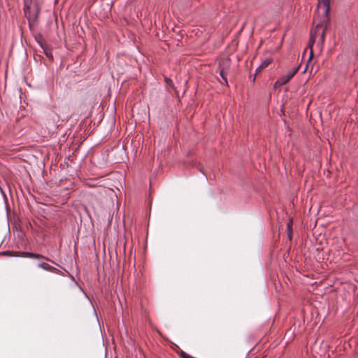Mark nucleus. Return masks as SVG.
Returning <instances> with one entry per match:
<instances>
[{"label": "nucleus", "mask_w": 358, "mask_h": 358, "mask_svg": "<svg viewBox=\"0 0 358 358\" xmlns=\"http://www.w3.org/2000/svg\"><path fill=\"white\" fill-rule=\"evenodd\" d=\"M23 257L34 258L35 253L31 252H23Z\"/></svg>", "instance_id": "nucleus-11"}, {"label": "nucleus", "mask_w": 358, "mask_h": 358, "mask_svg": "<svg viewBox=\"0 0 358 358\" xmlns=\"http://www.w3.org/2000/svg\"><path fill=\"white\" fill-rule=\"evenodd\" d=\"M299 66L295 67L293 70L289 71L288 73L283 75L281 76L276 82L275 85L282 86L288 83L290 79L294 77V76L296 73L299 70Z\"/></svg>", "instance_id": "nucleus-1"}, {"label": "nucleus", "mask_w": 358, "mask_h": 358, "mask_svg": "<svg viewBox=\"0 0 358 358\" xmlns=\"http://www.w3.org/2000/svg\"><path fill=\"white\" fill-rule=\"evenodd\" d=\"M0 192H1L3 194H4V195H5L4 192H3V189H2V187H1V185H0Z\"/></svg>", "instance_id": "nucleus-16"}, {"label": "nucleus", "mask_w": 358, "mask_h": 358, "mask_svg": "<svg viewBox=\"0 0 358 358\" xmlns=\"http://www.w3.org/2000/svg\"><path fill=\"white\" fill-rule=\"evenodd\" d=\"M6 254H9L12 257H22L23 255L22 252L20 251H6Z\"/></svg>", "instance_id": "nucleus-6"}, {"label": "nucleus", "mask_w": 358, "mask_h": 358, "mask_svg": "<svg viewBox=\"0 0 358 358\" xmlns=\"http://www.w3.org/2000/svg\"><path fill=\"white\" fill-rule=\"evenodd\" d=\"M219 73H220V76L222 78V79L224 80V85H228V80L227 78V73H222V71H221V70H219Z\"/></svg>", "instance_id": "nucleus-9"}, {"label": "nucleus", "mask_w": 358, "mask_h": 358, "mask_svg": "<svg viewBox=\"0 0 358 358\" xmlns=\"http://www.w3.org/2000/svg\"><path fill=\"white\" fill-rule=\"evenodd\" d=\"M231 67V59L229 57H224L219 60L218 70L222 71V73H228Z\"/></svg>", "instance_id": "nucleus-2"}, {"label": "nucleus", "mask_w": 358, "mask_h": 358, "mask_svg": "<svg viewBox=\"0 0 358 358\" xmlns=\"http://www.w3.org/2000/svg\"><path fill=\"white\" fill-rule=\"evenodd\" d=\"M316 29L315 30H311L310 31V38L309 42V46L311 48L315 42V37L313 36V31H315Z\"/></svg>", "instance_id": "nucleus-10"}, {"label": "nucleus", "mask_w": 358, "mask_h": 358, "mask_svg": "<svg viewBox=\"0 0 358 358\" xmlns=\"http://www.w3.org/2000/svg\"><path fill=\"white\" fill-rule=\"evenodd\" d=\"M38 266L45 271H57V269L50 265H48V264H46L45 263H43V262H39L38 264Z\"/></svg>", "instance_id": "nucleus-5"}, {"label": "nucleus", "mask_w": 358, "mask_h": 358, "mask_svg": "<svg viewBox=\"0 0 358 358\" xmlns=\"http://www.w3.org/2000/svg\"><path fill=\"white\" fill-rule=\"evenodd\" d=\"M41 48L43 49V53L45 56L51 61L53 60V55L52 53V50L46 46H44L41 43H39Z\"/></svg>", "instance_id": "nucleus-4"}, {"label": "nucleus", "mask_w": 358, "mask_h": 358, "mask_svg": "<svg viewBox=\"0 0 358 358\" xmlns=\"http://www.w3.org/2000/svg\"><path fill=\"white\" fill-rule=\"evenodd\" d=\"M34 258L36 259H46L48 261H50L52 263L56 264V265H58L56 262H55L54 261H52L50 260L49 258L41 255V254H38V253H35L34 255Z\"/></svg>", "instance_id": "nucleus-8"}, {"label": "nucleus", "mask_w": 358, "mask_h": 358, "mask_svg": "<svg viewBox=\"0 0 358 358\" xmlns=\"http://www.w3.org/2000/svg\"><path fill=\"white\" fill-rule=\"evenodd\" d=\"M165 82L166 84L171 85L172 84V80L170 78H165Z\"/></svg>", "instance_id": "nucleus-15"}, {"label": "nucleus", "mask_w": 358, "mask_h": 358, "mask_svg": "<svg viewBox=\"0 0 358 358\" xmlns=\"http://www.w3.org/2000/svg\"><path fill=\"white\" fill-rule=\"evenodd\" d=\"M324 35H325V29H323L322 32L320 34V41L322 43L324 41Z\"/></svg>", "instance_id": "nucleus-13"}, {"label": "nucleus", "mask_w": 358, "mask_h": 358, "mask_svg": "<svg viewBox=\"0 0 358 358\" xmlns=\"http://www.w3.org/2000/svg\"><path fill=\"white\" fill-rule=\"evenodd\" d=\"M271 63V59H266L262 63V64L259 66V67L264 68V67L268 66Z\"/></svg>", "instance_id": "nucleus-12"}, {"label": "nucleus", "mask_w": 358, "mask_h": 358, "mask_svg": "<svg viewBox=\"0 0 358 358\" xmlns=\"http://www.w3.org/2000/svg\"><path fill=\"white\" fill-rule=\"evenodd\" d=\"M261 68H262V67L258 66V67L256 69V71H259V69H261Z\"/></svg>", "instance_id": "nucleus-18"}, {"label": "nucleus", "mask_w": 358, "mask_h": 358, "mask_svg": "<svg viewBox=\"0 0 358 358\" xmlns=\"http://www.w3.org/2000/svg\"><path fill=\"white\" fill-rule=\"evenodd\" d=\"M31 3H32V0H24V12H27V10H28L31 8Z\"/></svg>", "instance_id": "nucleus-7"}, {"label": "nucleus", "mask_w": 358, "mask_h": 358, "mask_svg": "<svg viewBox=\"0 0 358 358\" xmlns=\"http://www.w3.org/2000/svg\"><path fill=\"white\" fill-rule=\"evenodd\" d=\"M313 57V52L312 50L310 51V57H309V60L310 59V58Z\"/></svg>", "instance_id": "nucleus-17"}, {"label": "nucleus", "mask_w": 358, "mask_h": 358, "mask_svg": "<svg viewBox=\"0 0 358 358\" xmlns=\"http://www.w3.org/2000/svg\"><path fill=\"white\" fill-rule=\"evenodd\" d=\"M322 6L324 8V16L327 18L330 10V0H318V7Z\"/></svg>", "instance_id": "nucleus-3"}, {"label": "nucleus", "mask_w": 358, "mask_h": 358, "mask_svg": "<svg viewBox=\"0 0 358 358\" xmlns=\"http://www.w3.org/2000/svg\"><path fill=\"white\" fill-rule=\"evenodd\" d=\"M287 229H288L289 231H290L289 234V238H292V229H291V225H290L289 223L287 224Z\"/></svg>", "instance_id": "nucleus-14"}]
</instances>
